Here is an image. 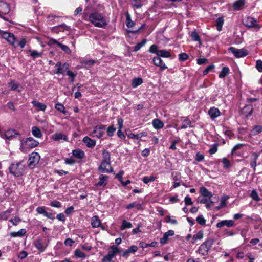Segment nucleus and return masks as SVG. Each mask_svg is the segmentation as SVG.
<instances>
[{"label": "nucleus", "mask_w": 262, "mask_h": 262, "mask_svg": "<svg viewBox=\"0 0 262 262\" xmlns=\"http://www.w3.org/2000/svg\"><path fill=\"white\" fill-rule=\"evenodd\" d=\"M89 20L95 27L98 28H104L107 25L105 17L98 12L91 13L89 17Z\"/></svg>", "instance_id": "nucleus-1"}, {"label": "nucleus", "mask_w": 262, "mask_h": 262, "mask_svg": "<svg viewBox=\"0 0 262 262\" xmlns=\"http://www.w3.org/2000/svg\"><path fill=\"white\" fill-rule=\"evenodd\" d=\"M20 146L19 149L23 152L27 151L28 149L34 148L38 146L39 142L32 137L20 138Z\"/></svg>", "instance_id": "nucleus-2"}, {"label": "nucleus", "mask_w": 262, "mask_h": 262, "mask_svg": "<svg viewBox=\"0 0 262 262\" xmlns=\"http://www.w3.org/2000/svg\"><path fill=\"white\" fill-rule=\"evenodd\" d=\"M25 166L23 162H19L13 163L9 167L11 173L16 177H19L23 174Z\"/></svg>", "instance_id": "nucleus-3"}, {"label": "nucleus", "mask_w": 262, "mask_h": 262, "mask_svg": "<svg viewBox=\"0 0 262 262\" xmlns=\"http://www.w3.org/2000/svg\"><path fill=\"white\" fill-rule=\"evenodd\" d=\"M213 243L214 240L213 239L209 238L206 240L200 245L196 252L203 256H206Z\"/></svg>", "instance_id": "nucleus-4"}, {"label": "nucleus", "mask_w": 262, "mask_h": 262, "mask_svg": "<svg viewBox=\"0 0 262 262\" xmlns=\"http://www.w3.org/2000/svg\"><path fill=\"white\" fill-rule=\"evenodd\" d=\"M0 136L2 138L5 139L6 142L8 143L9 141L18 138L20 140V134L14 129H8L4 133L0 132Z\"/></svg>", "instance_id": "nucleus-5"}, {"label": "nucleus", "mask_w": 262, "mask_h": 262, "mask_svg": "<svg viewBox=\"0 0 262 262\" xmlns=\"http://www.w3.org/2000/svg\"><path fill=\"white\" fill-rule=\"evenodd\" d=\"M148 51L150 53L156 54L157 56L159 57H164V58H169L171 57V53L170 52L165 50H158V46L154 44L151 45Z\"/></svg>", "instance_id": "nucleus-6"}, {"label": "nucleus", "mask_w": 262, "mask_h": 262, "mask_svg": "<svg viewBox=\"0 0 262 262\" xmlns=\"http://www.w3.org/2000/svg\"><path fill=\"white\" fill-rule=\"evenodd\" d=\"M228 51L231 52L236 58H242L248 54L247 50L244 48L236 49L233 47H231L228 49Z\"/></svg>", "instance_id": "nucleus-7"}, {"label": "nucleus", "mask_w": 262, "mask_h": 262, "mask_svg": "<svg viewBox=\"0 0 262 262\" xmlns=\"http://www.w3.org/2000/svg\"><path fill=\"white\" fill-rule=\"evenodd\" d=\"M48 45L50 46H53L55 45H57L63 51H64L67 54L70 55L71 54V50L67 46L59 42L57 40L55 39H50L48 41Z\"/></svg>", "instance_id": "nucleus-8"}, {"label": "nucleus", "mask_w": 262, "mask_h": 262, "mask_svg": "<svg viewBox=\"0 0 262 262\" xmlns=\"http://www.w3.org/2000/svg\"><path fill=\"white\" fill-rule=\"evenodd\" d=\"M40 158V157L37 152H33L30 154L28 159L29 166L33 168L39 162Z\"/></svg>", "instance_id": "nucleus-9"}, {"label": "nucleus", "mask_w": 262, "mask_h": 262, "mask_svg": "<svg viewBox=\"0 0 262 262\" xmlns=\"http://www.w3.org/2000/svg\"><path fill=\"white\" fill-rule=\"evenodd\" d=\"M243 25L248 28H254L257 29L260 28V26L257 23V20L252 17H248L243 21Z\"/></svg>", "instance_id": "nucleus-10"}, {"label": "nucleus", "mask_w": 262, "mask_h": 262, "mask_svg": "<svg viewBox=\"0 0 262 262\" xmlns=\"http://www.w3.org/2000/svg\"><path fill=\"white\" fill-rule=\"evenodd\" d=\"M98 170L102 173H114L110 162H101L98 167Z\"/></svg>", "instance_id": "nucleus-11"}, {"label": "nucleus", "mask_w": 262, "mask_h": 262, "mask_svg": "<svg viewBox=\"0 0 262 262\" xmlns=\"http://www.w3.org/2000/svg\"><path fill=\"white\" fill-rule=\"evenodd\" d=\"M55 67L56 68V74H63L69 69V64L67 63L62 64L61 62H58L55 64Z\"/></svg>", "instance_id": "nucleus-12"}, {"label": "nucleus", "mask_w": 262, "mask_h": 262, "mask_svg": "<svg viewBox=\"0 0 262 262\" xmlns=\"http://www.w3.org/2000/svg\"><path fill=\"white\" fill-rule=\"evenodd\" d=\"M109 177L106 175L100 174L99 177V181L95 184V186L97 187L104 188L108 183Z\"/></svg>", "instance_id": "nucleus-13"}, {"label": "nucleus", "mask_w": 262, "mask_h": 262, "mask_svg": "<svg viewBox=\"0 0 262 262\" xmlns=\"http://www.w3.org/2000/svg\"><path fill=\"white\" fill-rule=\"evenodd\" d=\"M138 250V248L137 246L135 245H133L130 247L129 248L126 249L125 251H121V255L122 257L127 258L130 254L134 253L137 252Z\"/></svg>", "instance_id": "nucleus-14"}, {"label": "nucleus", "mask_w": 262, "mask_h": 262, "mask_svg": "<svg viewBox=\"0 0 262 262\" xmlns=\"http://www.w3.org/2000/svg\"><path fill=\"white\" fill-rule=\"evenodd\" d=\"M105 126L104 125L101 124L97 125L94 127L93 133L95 135V136L100 138L103 136L104 134L103 130L105 129Z\"/></svg>", "instance_id": "nucleus-15"}, {"label": "nucleus", "mask_w": 262, "mask_h": 262, "mask_svg": "<svg viewBox=\"0 0 262 262\" xmlns=\"http://www.w3.org/2000/svg\"><path fill=\"white\" fill-rule=\"evenodd\" d=\"M153 62L156 66L159 67L162 71L167 68V67L163 62V60L158 56L154 57Z\"/></svg>", "instance_id": "nucleus-16"}, {"label": "nucleus", "mask_w": 262, "mask_h": 262, "mask_svg": "<svg viewBox=\"0 0 262 262\" xmlns=\"http://www.w3.org/2000/svg\"><path fill=\"white\" fill-rule=\"evenodd\" d=\"M51 138L55 141H60L61 140H63L65 141H68V140L67 136L61 133H56L53 134L51 136Z\"/></svg>", "instance_id": "nucleus-17"}, {"label": "nucleus", "mask_w": 262, "mask_h": 262, "mask_svg": "<svg viewBox=\"0 0 262 262\" xmlns=\"http://www.w3.org/2000/svg\"><path fill=\"white\" fill-rule=\"evenodd\" d=\"M234 225V221L233 220H223L216 224V227L217 228H222L224 226H226L228 227H232Z\"/></svg>", "instance_id": "nucleus-18"}, {"label": "nucleus", "mask_w": 262, "mask_h": 262, "mask_svg": "<svg viewBox=\"0 0 262 262\" xmlns=\"http://www.w3.org/2000/svg\"><path fill=\"white\" fill-rule=\"evenodd\" d=\"M82 141L89 148H93L96 145V141L88 136L84 137Z\"/></svg>", "instance_id": "nucleus-19"}, {"label": "nucleus", "mask_w": 262, "mask_h": 262, "mask_svg": "<svg viewBox=\"0 0 262 262\" xmlns=\"http://www.w3.org/2000/svg\"><path fill=\"white\" fill-rule=\"evenodd\" d=\"M34 245L36 249H37L40 252H43L45 251L47 246L44 245L42 243V241L40 239H38L36 240Z\"/></svg>", "instance_id": "nucleus-20"}, {"label": "nucleus", "mask_w": 262, "mask_h": 262, "mask_svg": "<svg viewBox=\"0 0 262 262\" xmlns=\"http://www.w3.org/2000/svg\"><path fill=\"white\" fill-rule=\"evenodd\" d=\"M110 249L111 250L108 252L106 255L112 258H113L116 254L121 252V251L115 245L112 246Z\"/></svg>", "instance_id": "nucleus-21"}, {"label": "nucleus", "mask_w": 262, "mask_h": 262, "mask_svg": "<svg viewBox=\"0 0 262 262\" xmlns=\"http://www.w3.org/2000/svg\"><path fill=\"white\" fill-rule=\"evenodd\" d=\"M72 154L73 156L79 159H82L85 156L84 152L79 148L73 150L72 151Z\"/></svg>", "instance_id": "nucleus-22"}, {"label": "nucleus", "mask_w": 262, "mask_h": 262, "mask_svg": "<svg viewBox=\"0 0 262 262\" xmlns=\"http://www.w3.org/2000/svg\"><path fill=\"white\" fill-rule=\"evenodd\" d=\"M70 30V27L66 25L65 24H62L57 26L54 27L53 29V31L55 32H58V31H63L64 30L69 31Z\"/></svg>", "instance_id": "nucleus-23"}, {"label": "nucleus", "mask_w": 262, "mask_h": 262, "mask_svg": "<svg viewBox=\"0 0 262 262\" xmlns=\"http://www.w3.org/2000/svg\"><path fill=\"white\" fill-rule=\"evenodd\" d=\"M208 114L212 119H214L220 115V112L219 109L212 107L208 111Z\"/></svg>", "instance_id": "nucleus-24"}, {"label": "nucleus", "mask_w": 262, "mask_h": 262, "mask_svg": "<svg viewBox=\"0 0 262 262\" xmlns=\"http://www.w3.org/2000/svg\"><path fill=\"white\" fill-rule=\"evenodd\" d=\"M31 133L32 135L36 138H41L42 137V134L40 129L36 126H33L32 127Z\"/></svg>", "instance_id": "nucleus-25"}, {"label": "nucleus", "mask_w": 262, "mask_h": 262, "mask_svg": "<svg viewBox=\"0 0 262 262\" xmlns=\"http://www.w3.org/2000/svg\"><path fill=\"white\" fill-rule=\"evenodd\" d=\"M245 0H237L233 4V7L235 11H239L245 5Z\"/></svg>", "instance_id": "nucleus-26"}, {"label": "nucleus", "mask_w": 262, "mask_h": 262, "mask_svg": "<svg viewBox=\"0 0 262 262\" xmlns=\"http://www.w3.org/2000/svg\"><path fill=\"white\" fill-rule=\"evenodd\" d=\"M91 225L93 228H98L101 225V221L97 215L93 216L91 219Z\"/></svg>", "instance_id": "nucleus-27"}, {"label": "nucleus", "mask_w": 262, "mask_h": 262, "mask_svg": "<svg viewBox=\"0 0 262 262\" xmlns=\"http://www.w3.org/2000/svg\"><path fill=\"white\" fill-rule=\"evenodd\" d=\"M32 103L37 111H45L46 108V105L45 104L41 103L37 101L33 100Z\"/></svg>", "instance_id": "nucleus-28"}, {"label": "nucleus", "mask_w": 262, "mask_h": 262, "mask_svg": "<svg viewBox=\"0 0 262 262\" xmlns=\"http://www.w3.org/2000/svg\"><path fill=\"white\" fill-rule=\"evenodd\" d=\"M126 17V25L128 28L133 27L135 25V23L132 21L131 16L127 12L125 13Z\"/></svg>", "instance_id": "nucleus-29"}, {"label": "nucleus", "mask_w": 262, "mask_h": 262, "mask_svg": "<svg viewBox=\"0 0 262 262\" xmlns=\"http://www.w3.org/2000/svg\"><path fill=\"white\" fill-rule=\"evenodd\" d=\"M153 127L157 129H160L163 127L164 124L160 119H155L152 120V122Z\"/></svg>", "instance_id": "nucleus-30"}, {"label": "nucleus", "mask_w": 262, "mask_h": 262, "mask_svg": "<svg viewBox=\"0 0 262 262\" xmlns=\"http://www.w3.org/2000/svg\"><path fill=\"white\" fill-rule=\"evenodd\" d=\"M200 192L201 194L205 197H207L210 199L212 196V193L210 191H209L205 187H201L200 188Z\"/></svg>", "instance_id": "nucleus-31"}, {"label": "nucleus", "mask_w": 262, "mask_h": 262, "mask_svg": "<svg viewBox=\"0 0 262 262\" xmlns=\"http://www.w3.org/2000/svg\"><path fill=\"white\" fill-rule=\"evenodd\" d=\"M13 209L12 208H9L7 210L4 211L0 213V219L3 220H7L11 215V212H12Z\"/></svg>", "instance_id": "nucleus-32"}, {"label": "nucleus", "mask_w": 262, "mask_h": 262, "mask_svg": "<svg viewBox=\"0 0 262 262\" xmlns=\"http://www.w3.org/2000/svg\"><path fill=\"white\" fill-rule=\"evenodd\" d=\"M204 233L202 231H199L193 235L192 241V243L194 244L196 241L201 240L203 238Z\"/></svg>", "instance_id": "nucleus-33"}, {"label": "nucleus", "mask_w": 262, "mask_h": 262, "mask_svg": "<svg viewBox=\"0 0 262 262\" xmlns=\"http://www.w3.org/2000/svg\"><path fill=\"white\" fill-rule=\"evenodd\" d=\"M26 233V230L25 229H21L17 232H12L10 233V236L13 237H21L24 235Z\"/></svg>", "instance_id": "nucleus-34"}, {"label": "nucleus", "mask_w": 262, "mask_h": 262, "mask_svg": "<svg viewBox=\"0 0 262 262\" xmlns=\"http://www.w3.org/2000/svg\"><path fill=\"white\" fill-rule=\"evenodd\" d=\"M130 4L134 9L141 8L143 6L141 0H132Z\"/></svg>", "instance_id": "nucleus-35"}, {"label": "nucleus", "mask_w": 262, "mask_h": 262, "mask_svg": "<svg viewBox=\"0 0 262 262\" xmlns=\"http://www.w3.org/2000/svg\"><path fill=\"white\" fill-rule=\"evenodd\" d=\"M243 113H244L246 117H249L252 115V106L251 105H247L243 110Z\"/></svg>", "instance_id": "nucleus-36"}, {"label": "nucleus", "mask_w": 262, "mask_h": 262, "mask_svg": "<svg viewBox=\"0 0 262 262\" xmlns=\"http://www.w3.org/2000/svg\"><path fill=\"white\" fill-rule=\"evenodd\" d=\"M229 199L228 196H224L221 198V203L218 206L215 207L216 210H219L222 208L226 206V201Z\"/></svg>", "instance_id": "nucleus-37"}, {"label": "nucleus", "mask_w": 262, "mask_h": 262, "mask_svg": "<svg viewBox=\"0 0 262 262\" xmlns=\"http://www.w3.org/2000/svg\"><path fill=\"white\" fill-rule=\"evenodd\" d=\"M230 70L227 67H224L222 71H221L219 77L220 78H224L225 77L227 76L229 73Z\"/></svg>", "instance_id": "nucleus-38"}, {"label": "nucleus", "mask_w": 262, "mask_h": 262, "mask_svg": "<svg viewBox=\"0 0 262 262\" xmlns=\"http://www.w3.org/2000/svg\"><path fill=\"white\" fill-rule=\"evenodd\" d=\"M143 83V79L140 77L135 78L133 79L132 85L133 88H137Z\"/></svg>", "instance_id": "nucleus-39"}, {"label": "nucleus", "mask_w": 262, "mask_h": 262, "mask_svg": "<svg viewBox=\"0 0 262 262\" xmlns=\"http://www.w3.org/2000/svg\"><path fill=\"white\" fill-rule=\"evenodd\" d=\"M9 86L11 90L13 91H20L21 86L20 84L15 82V81H11L9 83Z\"/></svg>", "instance_id": "nucleus-40"}, {"label": "nucleus", "mask_w": 262, "mask_h": 262, "mask_svg": "<svg viewBox=\"0 0 262 262\" xmlns=\"http://www.w3.org/2000/svg\"><path fill=\"white\" fill-rule=\"evenodd\" d=\"M224 18L222 17L218 18L216 20V29L219 31H221L222 29L223 25L224 24Z\"/></svg>", "instance_id": "nucleus-41"}, {"label": "nucleus", "mask_w": 262, "mask_h": 262, "mask_svg": "<svg viewBox=\"0 0 262 262\" xmlns=\"http://www.w3.org/2000/svg\"><path fill=\"white\" fill-rule=\"evenodd\" d=\"M147 40L146 39H144L140 42L138 43L134 48V52L138 51L142 47H143L146 43Z\"/></svg>", "instance_id": "nucleus-42"}, {"label": "nucleus", "mask_w": 262, "mask_h": 262, "mask_svg": "<svg viewBox=\"0 0 262 262\" xmlns=\"http://www.w3.org/2000/svg\"><path fill=\"white\" fill-rule=\"evenodd\" d=\"M0 7L3 10L5 14L8 13L9 12V5L7 3L1 2L0 4Z\"/></svg>", "instance_id": "nucleus-43"}, {"label": "nucleus", "mask_w": 262, "mask_h": 262, "mask_svg": "<svg viewBox=\"0 0 262 262\" xmlns=\"http://www.w3.org/2000/svg\"><path fill=\"white\" fill-rule=\"evenodd\" d=\"M102 162H110V154L108 151L103 150L102 152Z\"/></svg>", "instance_id": "nucleus-44"}, {"label": "nucleus", "mask_w": 262, "mask_h": 262, "mask_svg": "<svg viewBox=\"0 0 262 262\" xmlns=\"http://www.w3.org/2000/svg\"><path fill=\"white\" fill-rule=\"evenodd\" d=\"M192 39L194 41H198L200 44L201 43V39L199 35L195 31H192L191 33Z\"/></svg>", "instance_id": "nucleus-45"}, {"label": "nucleus", "mask_w": 262, "mask_h": 262, "mask_svg": "<svg viewBox=\"0 0 262 262\" xmlns=\"http://www.w3.org/2000/svg\"><path fill=\"white\" fill-rule=\"evenodd\" d=\"M191 125V121L189 119H185L182 123V125L181 127V129H185L188 127H190Z\"/></svg>", "instance_id": "nucleus-46"}, {"label": "nucleus", "mask_w": 262, "mask_h": 262, "mask_svg": "<svg viewBox=\"0 0 262 262\" xmlns=\"http://www.w3.org/2000/svg\"><path fill=\"white\" fill-rule=\"evenodd\" d=\"M28 51L30 52L31 56L33 59L41 57L42 55V53H39L36 50H29Z\"/></svg>", "instance_id": "nucleus-47"}, {"label": "nucleus", "mask_w": 262, "mask_h": 262, "mask_svg": "<svg viewBox=\"0 0 262 262\" xmlns=\"http://www.w3.org/2000/svg\"><path fill=\"white\" fill-rule=\"evenodd\" d=\"M55 107L58 111L62 113L64 115H66L67 114V112L65 111V107L63 104L59 103H57V104H56Z\"/></svg>", "instance_id": "nucleus-48"}, {"label": "nucleus", "mask_w": 262, "mask_h": 262, "mask_svg": "<svg viewBox=\"0 0 262 262\" xmlns=\"http://www.w3.org/2000/svg\"><path fill=\"white\" fill-rule=\"evenodd\" d=\"M132 227V225L130 222H127L125 220H123L122 221V225H121L120 228H121V230H123L125 229L131 228Z\"/></svg>", "instance_id": "nucleus-49"}, {"label": "nucleus", "mask_w": 262, "mask_h": 262, "mask_svg": "<svg viewBox=\"0 0 262 262\" xmlns=\"http://www.w3.org/2000/svg\"><path fill=\"white\" fill-rule=\"evenodd\" d=\"M46 207L41 206L38 207L36 208V210L38 214H43L45 216H46L47 211L46 210Z\"/></svg>", "instance_id": "nucleus-50"}, {"label": "nucleus", "mask_w": 262, "mask_h": 262, "mask_svg": "<svg viewBox=\"0 0 262 262\" xmlns=\"http://www.w3.org/2000/svg\"><path fill=\"white\" fill-rule=\"evenodd\" d=\"M261 132H262V126L260 125H255L251 130L253 135H256Z\"/></svg>", "instance_id": "nucleus-51"}, {"label": "nucleus", "mask_w": 262, "mask_h": 262, "mask_svg": "<svg viewBox=\"0 0 262 262\" xmlns=\"http://www.w3.org/2000/svg\"><path fill=\"white\" fill-rule=\"evenodd\" d=\"M155 180V177L153 176L150 177H144L142 181L145 184H148L149 182H154Z\"/></svg>", "instance_id": "nucleus-52"}, {"label": "nucleus", "mask_w": 262, "mask_h": 262, "mask_svg": "<svg viewBox=\"0 0 262 262\" xmlns=\"http://www.w3.org/2000/svg\"><path fill=\"white\" fill-rule=\"evenodd\" d=\"M222 161L224 164L223 167L225 169H228L231 166L230 162L226 158H223Z\"/></svg>", "instance_id": "nucleus-53"}, {"label": "nucleus", "mask_w": 262, "mask_h": 262, "mask_svg": "<svg viewBox=\"0 0 262 262\" xmlns=\"http://www.w3.org/2000/svg\"><path fill=\"white\" fill-rule=\"evenodd\" d=\"M188 55L185 53H182L179 55V60L181 61H185L188 59Z\"/></svg>", "instance_id": "nucleus-54"}, {"label": "nucleus", "mask_w": 262, "mask_h": 262, "mask_svg": "<svg viewBox=\"0 0 262 262\" xmlns=\"http://www.w3.org/2000/svg\"><path fill=\"white\" fill-rule=\"evenodd\" d=\"M74 253H75V255L77 257L82 258H84L86 257L85 254L84 253H83L82 252H81L80 250L76 249Z\"/></svg>", "instance_id": "nucleus-55"}, {"label": "nucleus", "mask_w": 262, "mask_h": 262, "mask_svg": "<svg viewBox=\"0 0 262 262\" xmlns=\"http://www.w3.org/2000/svg\"><path fill=\"white\" fill-rule=\"evenodd\" d=\"M218 145L217 144H214L213 145V146L209 149V153L210 155H213L215 153H216L218 149Z\"/></svg>", "instance_id": "nucleus-56"}, {"label": "nucleus", "mask_w": 262, "mask_h": 262, "mask_svg": "<svg viewBox=\"0 0 262 262\" xmlns=\"http://www.w3.org/2000/svg\"><path fill=\"white\" fill-rule=\"evenodd\" d=\"M196 221L197 222L201 225H203L205 224L206 223V220L205 219H204V217H203V215H199L196 218Z\"/></svg>", "instance_id": "nucleus-57"}, {"label": "nucleus", "mask_w": 262, "mask_h": 262, "mask_svg": "<svg viewBox=\"0 0 262 262\" xmlns=\"http://www.w3.org/2000/svg\"><path fill=\"white\" fill-rule=\"evenodd\" d=\"M9 221L12 223L13 225L16 226L21 221V219L19 217L15 216L10 220Z\"/></svg>", "instance_id": "nucleus-58"}, {"label": "nucleus", "mask_w": 262, "mask_h": 262, "mask_svg": "<svg viewBox=\"0 0 262 262\" xmlns=\"http://www.w3.org/2000/svg\"><path fill=\"white\" fill-rule=\"evenodd\" d=\"M250 196L253 200L255 201H258L259 200V198L258 195V194L255 190L252 191Z\"/></svg>", "instance_id": "nucleus-59"}, {"label": "nucleus", "mask_w": 262, "mask_h": 262, "mask_svg": "<svg viewBox=\"0 0 262 262\" xmlns=\"http://www.w3.org/2000/svg\"><path fill=\"white\" fill-rule=\"evenodd\" d=\"M67 75L68 76H69V77H70V78H71V82H73L74 80V78H75V77L76 75V73H74L72 71L68 70L67 71Z\"/></svg>", "instance_id": "nucleus-60"}, {"label": "nucleus", "mask_w": 262, "mask_h": 262, "mask_svg": "<svg viewBox=\"0 0 262 262\" xmlns=\"http://www.w3.org/2000/svg\"><path fill=\"white\" fill-rule=\"evenodd\" d=\"M50 205L52 207H56V208H60L61 207V204L60 202H59L57 201H56V200L52 201L50 203Z\"/></svg>", "instance_id": "nucleus-61"}, {"label": "nucleus", "mask_w": 262, "mask_h": 262, "mask_svg": "<svg viewBox=\"0 0 262 262\" xmlns=\"http://www.w3.org/2000/svg\"><path fill=\"white\" fill-rule=\"evenodd\" d=\"M215 68L214 65L211 64L209 66H208L204 71H203V74L206 75L209 72Z\"/></svg>", "instance_id": "nucleus-62"}, {"label": "nucleus", "mask_w": 262, "mask_h": 262, "mask_svg": "<svg viewBox=\"0 0 262 262\" xmlns=\"http://www.w3.org/2000/svg\"><path fill=\"white\" fill-rule=\"evenodd\" d=\"M256 68L259 72H262V60H258L256 61Z\"/></svg>", "instance_id": "nucleus-63"}, {"label": "nucleus", "mask_w": 262, "mask_h": 262, "mask_svg": "<svg viewBox=\"0 0 262 262\" xmlns=\"http://www.w3.org/2000/svg\"><path fill=\"white\" fill-rule=\"evenodd\" d=\"M184 202L186 205H191L193 203L191 198L188 195L185 196Z\"/></svg>", "instance_id": "nucleus-64"}]
</instances>
